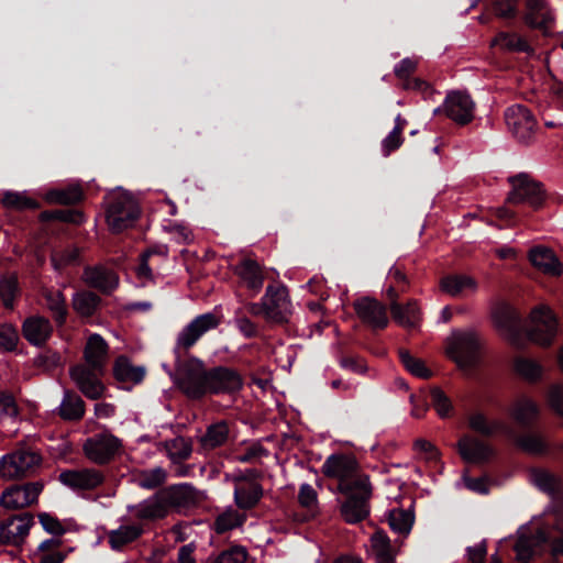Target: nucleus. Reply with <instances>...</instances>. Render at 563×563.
<instances>
[{
	"label": "nucleus",
	"instance_id": "nucleus-23",
	"mask_svg": "<svg viewBox=\"0 0 563 563\" xmlns=\"http://www.w3.org/2000/svg\"><path fill=\"white\" fill-rule=\"evenodd\" d=\"M34 517L24 512L3 520L2 544L19 545L29 536Z\"/></svg>",
	"mask_w": 563,
	"mask_h": 563
},
{
	"label": "nucleus",
	"instance_id": "nucleus-34",
	"mask_svg": "<svg viewBox=\"0 0 563 563\" xmlns=\"http://www.w3.org/2000/svg\"><path fill=\"white\" fill-rule=\"evenodd\" d=\"M512 367L518 377L530 384L540 382L544 375V366L538 360L528 356L515 357Z\"/></svg>",
	"mask_w": 563,
	"mask_h": 563
},
{
	"label": "nucleus",
	"instance_id": "nucleus-2",
	"mask_svg": "<svg viewBox=\"0 0 563 563\" xmlns=\"http://www.w3.org/2000/svg\"><path fill=\"white\" fill-rule=\"evenodd\" d=\"M534 534L528 537L526 529L518 531V541L515 545L516 559L519 563H529L538 549L544 544H551L554 555H563V504L558 503L542 515L541 520L533 521Z\"/></svg>",
	"mask_w": 563,
	"mask_h": 563
},
{
	"label": "nucleus",
	"instance_id": "nucleus-28",
	"mask_svg": "<svg viewBox=\"0 0 563 563\" xmlns=\"http://www.w3.org/2000/svg\"><path fill=\"white\" fill-rule=\"evenodd\" d=\"M540 413V407L532 398L521 395L509 407L510 417L520 426H530Z\"/></svg>",
	"mask_w": 563,
	"mask_h": 563
},
{
	"label": "nucleus",
	"instance_id": "nucleus-61",
	"mask_svg": "<svg viewBox=\"0 0 563 563\" xmlns=\"http://www.w3.org/2000/svg\"><path fill=\"white\" fill-rule=\"evenodd\" d=\"M402 136L399 133V128H394L391 132L382 141V151L384 156H388L391 152L400 147L402 144Z\"/></svg>",
	"mask_w": 563,
	"mask_h": 563
},
{
	"label": "nucleus",
	"instance_id": "nucleus-57",
	"mask_svg": "<svg viewBox=\"0 0 563 563\" xmlns=\"http://www.w3.org/2000/svg\"><path fill=\"white\" fill-rule=\"evenodd\" d=\"M18 291V282L14 277L5 278L0 282V298L3 306L8 309L13 308V301Z\"/></svg>",
	"mask_w": 563,
	"mask_h": 563
},
{
	"label": "nucleus",
	"instance_id": "nucleus-15",
	"mask_svg": "<svg viewBox=\"0 0 563 563\" xmlns=\"http://www.w3.org/2000/svg\"><path fill=\"white\" fill-rule=\"evenodd\" d=\"M122 442L109 432L88 438L84 444L86 456L96 464H106L121 450Z\"/></svg>",
	"mask_w": 563,
	"mask_h": 563
},
{
	"label": "nucleus",
	"instance_id": "nucleus-41",
	"mask_svg": "<svg viewBox=\"0 0 563 563\" xmlns=\"http://www.w3.org/2000/svg\"><path fill=\"white\" fill-rule=\"evenodd\" d=\"M419 64V59L416 57H406L401 59L398 64L394 67L395 76L404 81V87L406 89H419L422 85H424L422 81L418 79L410 80V76L415 73L417 69V66Z\"/></svg>",
	"mask_w": 563,
	"mask_h": 563
},
{
	"label": "nucleus",
	"instance_id": "nucleus-54",
	"mask_svg": "<svg viewBox=\"0 0 563 563\" xmlns=\"http://www.w3.org/2000/svg\"><path fill=\"white\" fill-rule=\"evenodd\" d=\"M431 402L437 413L441 418H446L452 411V402L449 397L440 388H432L430 391Z\"/></svg>",
	"mask_w": 563,
	"mask_h": 563
},
{
	"label": "nucleus",
	"instance_id": "nucleus-27",
	"mask_svg": "<svg viewBox=\"0 0 563 563\" xmlns=\"http://www.w3.org/2000/svg\"><path fill=\"white\" fill-rule=\"evenodd\" d=\"M108 352L107 341L98 333L90 334L84 349L85 364L96 369H104L108 362Z\"/></svg>",
	"mask_w": 563,
	"mask_h": 563
},
{
	"label": "nucleus",
	"instance_id": "nucleus-4",
	"mask_svg": "<svg viewBox=\"0 0 563 563\" xmlns=\"http://www.w3.org/2000/svg\"><path fill=\"white\" fill-rule=\"evenodd\" d=\"M322 473L338 482V492L350 494L354 488L365 489L371 484L369 477L363 473L356 459L351 454H332L322 464Z\"/></svg>",
	"mask_w": 563,
	"mask_h": 563
},
{
	"label": "nucleus",
	"instance_id": "nucleus-21",
	"mask_svg": "<svg viewBox=\"0 0 563 563\" xmlns=\"http://www.w3.org/2000/svg\"><path fill=\"white\" fill-rule=\"evenodd\" d=\"M58 478L64 486L75 492L96 489L104 481L103 474L95 468L63 471Z\"/></svg>",
	"mask_w": 563,
	"mask_h": 563
},
{
	"label": "nucleus",
	"instance_id": "nucleus-17",
	"mask_svg": "<svg viewBox=\"0 0 563 563\" xmlns=\"http://www.w3.org/2000/svg\"><path fill=\"white\" fill-rule=\"evenodd\" d=\"M221 320L213 312H207L192 319L177 335L178 349L188 350L208 331L218 328Z\"/></svg>",
	"mask_w": 563,
	"mask_h": 563
},
{
	"label": "nucleus",
	"instance_id": "nucleus-52",
	"mask_svg": "<svg viewBox=\"0 0 563 563\" xmlns=\"http://www.w3.org/2000/svg\"><path fill=\"white\" fill-rule=\"evenodd\" d=\"M2 203L8 208L18 210L37 208V202L25 192H5L2 197Z\"/></svg>",
	"mask_w": 563,
	"mask_h": 563
},
{
	"label": "nucleus",
	"instance_id": "nucleus-19",
	"mask_svg": "<svg viewBox=\"0 0 563 563\" xmlns=\"http://www.w3.org/2000/svg\"><path fill=\"white\" fill-rule=\"evenodd\" d=\"M366 492L357 487L346 496V500L341 505V515L347 523H357L364 520L369 514L368 500L372 496V485H365Z\"/></svg>",
	"mask_w": 563,
	"mask_h": 563
},
{
	"label": "nucleus",
	"instance_id": "nucleus-33",
	"mask_svg": "<svg viewBox=\"0 0 563 563\" xmlns=\"http://www.w3.org/2000/svg\"><path fill=\"white\" fill-rule=\"evenodd\" d=\"M52 333L49 321L40 316L27 318L23 323L24 338L34 345L43 344Z\"/></svg>",
	"mask_w": 563,
	"mask_h": 563
},
{
	"label": "nucleus",
	"instance_id": "nucleus-30",
	"mask_svg": "<svg viewBox=\"0 0 563 563\" xmlns=\"http://www.w3.org/2000/svg\"><path fill=\"white\" fill-rule=\"evenodd\" d=\"M440 289L451 297H466L476 292L477 282L468 275H448L441 278Z\"/></svg>",
	"mask_w": 563,
	"mask_h": 563
},
{
	"label": "nucleus",
	"instance_id": "nucleus-3",
	"mask_svg": "<svg viewBox=\"0 0 563 563\" xmlns=\"http://www.w3.org/2000/svg\"><path fill=\"white\" fill-rule=\"evenodd\" d=\"M202 495L192 485L184 483L168 486L130 508L141 519L161 520L172 509L190 508L199 504Z\"/></svg>",
	"mask_w": 563,
	"mask_h": 563
},
{
	"label": "nucleus",
	"instance_id": "nucleus-24",
	"mask_svg": "<svg viewBox=\"0 0 563 563\" xmlns=\"http://www.w3.org/2000/svg\"><path fill=\"white\" fill-rule=\"evenodd\" d=\"M354 309L357 317L373 329H384L388 324L386 308L376 299L361 298L355 301Z\"/></svg>",
	"mask_w": 563,
	"mask_h": 563
},
{
	"label": "nucleus",
	"instance_id": "nucleus-25",
	"mask_svg": "<svg viewBox=\"0 0 563 563\" xmlns=\"http://www.w3.org/2000/svg\"><path fill=\"white\" fill-rule=\"evenodd\" d=\"M81 280L89 287L109 294L119 285L117 274L102 265L87 266L84 268Z\"/></svg>",
	"mask_w": 563,
	"mask_h": 563
},
{
	"label": "nucleus",
	"instance_id": "nucleus-62",
	"mask_svg": "<svg viewBox=\"0 0 563 563\" xmlns=\"http://www.w3.org/2000/svg\"><path fill=\"white\" fill-rule=\"evenodd\" d=\"M38 519L45 531L56 536H59L64 532L63 525L49 514H40Z\"/></svg>",
	"mask_w": 563,
	"mask_h": 563
},
{
	"label": "nucleus",
	"instance_id": "nucleus-55",
	"mask_svg": "<svg viewBox=\"0 0 563 563\" xmlns=\"http://www.w3.org/2000/svg\"><path fill=\"white\" fill-rule=\"evenodd\" d=\"M492 46L516 52H530V44L527 37H495Z\"/></svg>",
	"mask_w": 563,
	"mask_h": 563
},
{
	"label": "nucleus",
	"instance_id": "nucleus-53",
	"mask_svg": "<svg viewBox=\"0 0 563 563\" xmlns=\"http://www.w3.org/2000/svg\"><path fill=\"white\" fill-rule=\"evenodd\" d=\"M545 401L550 409L563 417V384L553 383L549 385L545 393Z\"/></svg>",
	"mask_w": 563,
	"mask_h": 563
},
{
	"label": "nucleus",
	"instance_id": "nucleus-58",
	"mask_svg": "<svg viewBox=\"0 0 563 563\" xmlns=\"http://www.w3.org/2000/svg\"><path fill=\"white\" fill-rule=\"evenodd\" d=\"M18 416V405L13 395L9 391H0V420Z\"/></svg>",
	"mask_w": 563,
	"mask_h": 563
},
{
	"label": "nucleus",
	"instance_id": "nucleus-12",
	"mask_svg": "<svg viewBox=\"0 0 563 563\" xmlns=\"http://www.w3.org/2000/svg\"><path fill=\"white\" fill-rule=\"evenodd\" d=\"M41 463L38 453L19 449L0 459V475L7 479H15L30 475Z\"/></svg>",
	"mask_w": 563,
	"mask_h": 563
},
{
	"label": "nucleus",
	"instance_id": "nucleus-10",
	"mask_svg": "<svg viewBox=\"0 0 563 563\" xmlns=\"http://www.w3.org/2000/svg\"><path fill=\"white\" fill-rule=\"evenodd\" d=\"M559 332V322L552 310L544 305L534 308L530 313L527 335L537 345L550 346Z\"/></svg>",
	"mask_w": 563,
	"mask_h": 563
},
{
	"label": "nucleus",
	"instance_id": "nucleus-13",
	"mask_svg": "<svg viewBox=\"0 0 563 563\" xmlns=\"http://www.w3.org/2000/svg\"><path fill=\"white\" fill-rule=\"evenodd\" d=\"M511 191L507 200L510 203H527L537 209L544 200V190L541 184L532 179L528 174H519L509 178Z\"/></svg>",
	"mask_w": 563,
	"mask_h": 563
},
{
	"label": "nucleus",
	"instance_id": "nucleus-46",
	"mask_svg": "<svg viewBox=\"0 0 563 563\" xmlns=\"http://www.w3.org/2000/svg\"><path fill=\"white\" fill-rule=\"evenodd\" d=\"M167 479V472L162 466L145 468L135 475L136 484L145 489H154L163 485Z\"/></svg>",
	"mask_w": 563,
	"mask_h": 563
},
{
	"label": "nucleus",
	"instance_id": "nucleus-26",
	"mask_svg": "<svg viewBox=\"0 0 563 563\" xmlns=\"http://www.w3.org/2000/svg\"><path fill=\"white\" fill-rule=\"evenodd\" d=\"M457 448L462 459L468 463L486 462L494 454L489 444L468 435L460 439Z\"/></svg>",
	"mask_w": 563,
	"mask_h": 563
},
{
	"label": "nucleus",
	"instance_id": "nucleus-36",
	"mask_svg": "<svg viewBox=\"0 0 563 563\" xmlns=\"http://www.w3.org/2000/svg\"><path fill=\"white\" fill-rule=\"evenodd\" d=\"M468 427L483 435H493L497 432L508 433L507 426L501 420H489L482 411L472 412L467 418Z\"/></svg>",
	"mask_w": 563,
	"mask_h": 563
},
{
	"label": "nucleus",
	"instance_id": "nucleus-5",
	"mask_svg": "<svg viewBox=\"0 0 563 563\" xmlns=\"http://www.w3.org/2000/svg\"><path fill=\"white\" fill-rule=\"evenodd\" d=\"M140 214L134 197L122 189L111 191L106 198V219L109 229L114 233L133 225Z\"/></svg>",
	"mask_w": 563,
	"mask_h": 563
},
{
	"label": "nucleus",
	"instance_id": "nucleus-20",
	"mask_svg": "<svg viewBox=\"0 0 563 563\" xmlns=\"http://www.w3.org/2000/svg\"><path fill=\"white\" fill-rule=\"evenodd\" d=\"M42 490L41 482L14 485L2 493L0 503L5 509L24 508L36 503Z\"/></svg>",
	"mask_w": 563,
	"mask_h": 563
},
{
	"label": "nucleus",
	"instance_id": "nucleus-6",
	"mask_svg": "<svg viewBox=\"0 0 563 563\" xmlns=\"http://www.w3.org/2000/svg\"><path fill=\"white\" fill-rule=\"evenodd\" d=\"M482 341L471 330H454L445 341L446 354L460 368H471L477 364L481 355Z\"/></svg>",
	"mask_w": 563,
	"mask_h": 563
},
{
	"label": "nucleus",
	"instance_id": "nucleus-45",
	"mask_svg": "<svg viewBox=\"0 0 563 563\" xmlns=\"http://www.w3.org/2000/svg\"><path fill=\"white\" fill-rule=\"evenodd\" d=\"M163 446L173 462L187 460L192 452L191 441L184 437L167 440L163 442Z\"/></svg>",
	"mask_w": 563,
	"mask_h": 563
},
{
	"label": "nucleus",
	"instance_id": "nucleus-56",
	"mask_svg": "<svg viewBox=\"0 0 563 563\" xmlns=\"http://www.w3.org/2000/svg\"><path fill=\"white\" fill-rule=\"evenodd\" d=\"M517 444L523 451H526L528 453H532V454L542 453L547 448L545 441L543 440L542 437H540L538 434L522 435L517 440Z\"/></svg>",
	"mask_w": 563,
	"mask_h": 563
},
{
	"label": "nucleus",
	"instance_id": "nucleus-42",
	"mask_svg": "<svg viewBox=\"0 0 563 563\" xmlns=\"http://www.w3.org/2000/svg\"><path fill=\"white\" fill-rule=\"evenodd\" d=\"M390 529L401 536H407L412 528L415 515L410 509H393L388 514Z\"/></svg>",
	"mask_w": 563,
	"mask_h": 563
},
{
	"label": "nucleus",
	"instance_id": "nucleus-14",
	"mask_svg": "<svg viewBox=\"0 0 563 563\" xmlns=\"http://www.w3.org/2000/svg\"><path fill=\"white\" fill-rule=\"evenodd\" d=\"M475 103L467 92L451 91L446 95L443 104L434 109V114L443 112L457 124L470 123L474 118Z\"/></svg>",
	"mask_w": 563,
	"mask_h": 563
},
{
	"label": "nucleus",
	"instance_id": "nucleus-32",
	"mask_svg": "<svg viewBox=\"0 0 563 563\" xmlns=\"http://www.w3.org/2000/svg\"><path fill=\"white\" fill-rule=\"evenodd\" d=\"M236 273L245 287L257 294L263 287L264 274L260 264L251 258L243 260L236 266Z\"/></svg>",
	"mask_w": 563,
	"mask_h": 563
},
{
	"label": "nucleus",
	"instance_id": "nucleus-47",
	"mask_svg": "<svg viewBox=\"0 0 563 563\" xmlns=\"http://www.w3.org/2000/svg\"><path fill=\"white\" fill-rule=\"evenodd\" d=\"M229 435V428L225 422H218L210 426L200 442L203 449L212 450L222 445Z\"/></svg>",
	"mask_w": 563,
	"mask_h": 563
},
{
	"label": "nucleus",
	"instance_id": "nucleus-43",
	"mask_svg": "<svg viewBox=\"0 0 563 563\" xmlns=\"http://www.w3.org/2000/svg\"><path fill=\"white\" fill-rule=\"evenodd\" d=\"M246 520V516L231 507L227 508L223 512L218 515L213 522V529L217 533L221 534L227 531L241 527Z\"/></svg>",
	"mask_w": 563,
	"mask_h": 563
},
{
	"label": "nucleus",
	"instance_id": "nucleus-22",
	"mask_svg": "<svg viewBox=\"0 0 563 563\" xmlns=\"http://www.w3.org/2000/svg\"><path fill=\"white\" fill-rule=\"evenodd\" d=\"M241 375L229 367H217L208 372L206 394L234 393L242 387Z\"/></svg>",
	"mask_w": 563,
	"mask_h": 563
},
{
	"label": "nucleus",
	"instance_id": "nucleus-40",
	"mask_svg": "<svg viewBox=\"0 0 563 563\" xmlns=\"http://www.w3.org/2000/svg\"><path fill=\"white\" fill-rule=\"evenodd\" d=\"M65 558L66 555L62 551V542L57 538L44 540L34 553L36 563H62Z\"/></svg>",
	"mask_w": 563,
	"mask_h": 563
},
{
	"label": "nucleus",
	"instance_id": "nucleus-18",
	"mask_svg": "<svg viewBox=\"0 0 563 563\" xmlns=\"http://www.w3.org/2000/svg\"><path fill=\"white\" fill-rule=\"evenodd\" d=\"M505 120L509 131L520 142H529L533 134L537 122L526 107L514 104L505 111Z\"/></svg>",
	"mask_w": 563,
	"mask_h": 563
},
{
	"label": "nucleus",
	"instance_id": "nucleus-63",
	"mask_svg": "<svg viewBox=\"0 0 563 563\" xmlns=\"http://www.w3.org/2000/svg\"><path fill=\"white\" fill-rule=\"evenodd\" d=\"M168 232L175 242L180 244H188L192 241V234L188 228L181 224H172L168 227Z\"/></svg>",
	"mask_w": 563,
	"mask_h": 563
},
{
	"label": "nucleus",
	"instance_id": "nucleus-11",
	"mask_svg": "<svg viewBox=\"0 0 563 563\" xmlns=\"http://www.w3.org/2000/svg\"><path fill=\"white\" fill-rule=\"evenodd\" d=\"M234 484V503L240 509H252L263 496V488L253 471L238 472L227 476Z\"/></svg>",
	"mask_w": 563,
	"mask_h": 563
},
{
	"label": "nucleus",
	"instance_id": "nucleus-51",
	"mask_svg": "<svg viewBox=\"0 0 563 563\" xmlns=\"http://www.w3.org/2000/svg\"><path fill=\"white\" fill-rule=\"evenodd\" d=\"M247 551L242 545H233L218 555L210 558V563H245Z\"/></svg>",
	"mask_w": 563,
	"mask_h": 563
},
{
	"label": "nucleus",
	"instance_id": "nucleus-64",
	"mask_svg": "<svg viewBox=\"0 0 563 563\" xmlns=\"http://www.w3.org/2000/svg\"><path fill=\"white\" fill-rule=\"evenodd\" d=\"M413 449L418 453L423 454V456L427 460H435L439 456V452L435 449V446L431 442H429L428 440H424V439L416 440L413 443Z\"/></svg>",
	"mask_w": 563,
	"mask_h": 563
},
{
	"label": "nucleus",
	"instance_id": "nucleus-44",
	"mask_svg": "<svg viewBox=\"0 0 563 563\" xmlns=\"http://www.w3.org/2000/svg\"><path fill=\"white\" fill-rule=\"evenodd\" d=\"M43 297L47 309L58 323H64L67 316L66 300L58 289H44Z\"/></svg>",
	"mask_w": 563,
	"mask_h": 563
},
{
	"label": "nucleus",
	"instance_id": "nucleus-1",
	"mask_svg": "<svg viewBox=\"0 0 563 563\" xmlns=\"http://www.w3.org/2000/svg\"><path fill=\"white\" fill-rule=\"evenodd\" d=\"M479 22H496L511 29L495 35H521L519 32L525 29L539 31L541 35H563V32L552 33L555 15L547 0H526L523 11L519 9L518 0H494L479 15Z\"/></svg>",
	"mask_w": 563,
	"mask_h": 563
},
{
	"label": "nucleus",
	"instance_id": "nucleus-38",
	"mask_svg": "<svg viewBox=\"0 0 563 563\" xmlns=\"http://www.w3.org/2000/svg\"><path fill=\"white\" fill-rule=\"evenodd\" d=\"M71 305L80 317H92L101 305V298L90 290H80L73 295Z\"/></svg>",
	"mask_w": 563,
	"mask_h": 563
},
{
	"label": "nucleus",
	"instance_id": "nucleus-7",
	"mask_svg": "<svg viewBox=\"0 0 563 563\" xmlns=\"http://www.w3.org/2000/svg\"><path fill=\"white\" fill-rule=\"evenodd\" d=\"M133 505L126 506L128 514L119 519V526L106 532L107 543L112 551L122 552L136 542L145 532L146 522L155 519H141L130 510Z\"/></svg>",
	"mask_w": 563,
	"mask_h": 563
},
{
	"label": "nucleus",
	"instance_id": "nucleus-31",
	"mask_svg": "<svg viewBox=\"0 0 563 563\" xmlns=\"http://www.w3.org/2000/svg\"><path fill=\"white\" fill-rule=\"evenodd\" d=\"M390 312L394 321L405 329H413L420 324L421 310L416 300H410L406 305L393 301Z\"/></svg>",
	"mask_w": 563,
	"mask_h": 563
},
{
	"label": "nucleus",
	"instance_id": "nucleus-39",
	"mask_svg": "<svg viewBox=\"0 0 563 563\" xmlns=\"http://www.w3.org/2000/svg\"><path fill=\"white\" fill-rule=\"evenodd\" d=\"M57 411L64 420H80L85 415V402L78 395L65 390Z\"/></svg>",
	"mask_w": 563,
	"mask_h": 563
},
{
	"label": "nucleus",
	"instance_id": "nucleus-16",
	"mask_svg": "<svg viewBox=\"0 0 563 563\" xmlns=\"http://www.w3.org/2000/svg\"><path fill=\"white\" fill-rule=\"evenodd\" d=\"M103 369H96L87 364H77L69 369V375L77 388L89 399L102 397L104 385L100 376Z\"/></svg>",
	"mask_w": 563,
	"mask_h": 563
},
{
	"label": "nucleus",
	"instance_id": "nucleus-35",
	"mask_svg": "<svg viewBox=\"0 0 563 563\" xmlns=\"http://www.w3.org/2000/svg\"><path fill=\"white\" fill-rule=\"evenodd\" d=\"M369 553L376 563H394L396 554L385 531L377 530L373 533L369 539Z\"/></svg>",
	"mask_w": 563,
	"mask_h": 563
},
{
	"label": "nucleus",
	"instance_id": "nucleus-37",
	"mask_svg": "<svg viewBox=\"0 0 563 563\" xmlns=\"http://www.w3.org/2000/svg\"><path fill=\"white\" fill-rule=\"evenodd\" d=\"M113 375L122 383L139 384L143 380L145 369L142 366H133L125 356H119L113 365Z\"/></svg>",
	"mask_w": 563,
	"mask_h": 563
},
{
	"label": "nucleus",
	"instance_id": "nucleus-50",
	"mask_svg": "<svg viewBox=\"0 0 563 563\" xmlns=\"http://www.w3.org/2000/svg\"><path fill=\"white\" fill-rule=\"evenodd\" d=\"M399 357L405 368L419 378H429L431 371L426 367L423 361L412 356L408 351H399Z\"/></svg>",
	"mask_w": 563,
	"mask_h": 563
},
{
	"label": "nucleus",
	"instance_id": "nucleus-59",
	"mask_svg": "<svg viewBox=\"0 0 563 563\" xmlns=\"http://www.w3.org/2000/svg\"><path fill=\"white\" fill-rule=\"evenodd\" d=\"M298 500L302 507L309 510H314L318 505V494L311 485L301 484L299 487Z\"/></svg>",
	"mask_w": 563,
	"mask_h": 563
},
{
	"label": "nucleus",
	"instance_id": "nucleus-49",
	"mask_svg": "<svg viewBox=\"0 0 563 563\" xmlns=\"http://www.w3.org/2000/svg\"><path fill=\"white\" fill-rule=\"evenodd\" d=\"M46 198L53 203L73 205L81 200L82 191L77 185L63 189H55L47 192Z\"/></svg>",
	"mask_w": 563,
	"mask_h": 563
},
{
	"label": "nucleus",
	"instance_id": "nucleus-8",
	"mask_svg": "<svg viewBox=\"0 0 563 563\" xmlns=\"http://www.w3.org/2000/svg\"><path fill=\"white\" fill-rule=\"evenodd\" d=\"M290 300L285 287L269 285L260 303H250L247 310L254 316H263L274 323H284L290 314Z\"/></svg>",
	"mask_w": 563,
	"mask_h": 563
},
{
	"label": "nucleus",
	"instance_id": "nucleus-9",
	"mask_svg": "<svg viewBox=\"0 0 563 563\" xmlns=\"http://www.w3.org/2000/svg\"><path fill=\"white\" fill-rule=\"evenodd\" d=\"M208 372L200 360L192 357L178 365L175 382L189 398H200L206 395Z\"/></svg>",
	"mask_w": 563,
	"mask_h": 563
},
{
	"label": "nucleus",
	"instance_id": "nucleus-29",
	"mask_svg": "<svg viewBox=\"0 0 563 563\" xmlns=\"http://www.w3.org/2000/svg\"><path fill=\"white\" fill-rule=\"evenodd\" d=\"M529 260L533 267L550 276H559L562 273V264L552 250L544 246H536L529 252Z\"/></svg>",
	"mask_w": 563,
	"mask_h": 563
},
{
	"label": "nucleus",
	"instance_id": "nucleus-48",
	"mask_svg": "<svg viewBox=\"0 0 563 563\" xmlns=\"http://www.w3.org/2000/svg\"><path fill=\"white\" fill-rule=\"evenodd\" d=\"M531 483L549 495L555 494L561 487L560 478L543 470H537L531 473Z\"/></svg>",
	"mask_w": 563,
	"mask_h": 563
},
{
	"label": "nucleus",
	"instance_id": "nucleus-60",
	"mask_svg": "<svg viewBox=\"0 0 563 563\" xmlns=\"http://www.w3.org/2000/svg\"><path fill=\"white\" fill-rule=\"evenodd\" d=\"M19 340L16 329L11 324L0 325V347L11 351L15 347Z\"/></svg>",
	"mask_w": 563,
	"mask_h": 563
}]
</instances>
